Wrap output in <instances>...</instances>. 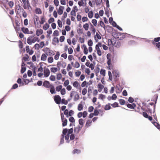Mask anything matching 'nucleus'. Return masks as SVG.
I'll return each mask as SVG.
<instances>
[{
	"label": "nucleus",
	"mask_w": 160,
	"mask_h": 160,
	"mask_svg": "<svg viewBox=\"0 0 160 160\" xmlns=\"http://www.w3.org/2000/svg\"><path fill=\"white\" fill-rule=\"evenodd\" d=\"M73 86L75 88H78V87L80 85L79 82L77 81H76L74 82L73 83Z\"/></svg>",
	"instance_id": "obj_21"
},
{
	"label": "nucleus",
	"mask_w": 160,
	"mask_h": 160,
	"mask_svg": "<svg viewBox=\"0 0 160 160\" xmlns=\"http://www.w3.org/2000/svg\"><path fill=\"white\" fill-rule=\"evenodd\" d=\"M81 152V150L79 149H74L72 152L73 154L79 153Z\"/></svg>",
	"instance_id": "obj_41"
},
{
	"label": "nucleus",
	"mask_w": 160,
	"mask_h": 160,
	"mask_svg": "<svg viewBox=\"0 0 160 160\" xmlns=\"http://www.w3.org/2000/svg\"><path fill=\"white\" fill-rule=\"evenodd\" d=\"M152 123L158 128L160 130V125L158 122H152Z\"/></svg>",
	"instance_id": "obj_33"
},
{
	"label": "nucleus",
	"mask_w": 160,
	"mask_h": 160,
	"mask_svg": "<svg viewBox=\"0 0 160 160\" xmlns=\"http://www.w3.org/2000/svg\"><path fill=\"white\" fill-rule=\"evenodd\" d=\"M146 107L147 108V109L142 108V109L144 111H146L148 112H150V113H151L152 112V108H150V106H149V105H147L146 106Z\"/></svg>",
	"instance_id": "obj_9"
},
{
	"label": "nucleus",
	"mask_w": 160,
	"mask_h": 160,
	"mask_svg": "<svg viewBox=\"0 0 160 160\" xmlns=\"http://www.w3.org/2000/svg\"><path fill=\"white\" fill-rule=\"evenodd\" d=\"M83 27L85 30L87 31L88 30L89 28V25L87 23H86L83 25Z\"/></svg>",
	"instance_id": "obj_42"
},
{
	"label": "nucleus",
	"mask_w": 160,
	"mask_h": 160,
	"mask_svg": "<svg viewBox=\"0 0 160 160\" xmlns=\"http://www.w3.org/2000/svg\"><path fill=\"white\" fill-rule=\"evenodd\" d=\"M62 78V75L61 73H58L57 75V79L58 80H60Z\"/></svg>",
	"instance_id": "obj_53"
},
{
	"label": "nucleus",
	"mask_w": 160,
	"mask_h": 160,
	"mask_svg": "<svg viewBox=\"0 0 160 160\" xmlns=\"http://www.w3.org/2000/svg\"><path fill=\"white\" fill-rule=\"evenodd\" d=\"M64 9L63 6H60L59 7L58 10V14L61 15L63 13V10Z\"/></svg>",
	"instance_id": "obj_10"
},
{
	"label": "nucleus",
	"mask_w": 160,
	"mask_h": 160,
	"mask_svg": "<svg viewBox=\"0 0 160 160\" xmlns=\"http://www.w3.org/2000/svg\"><path fill=\"white\" fill-rule=\"evenodd\" d=\"M93 87L91 86H89L88 88V96L90 95L92 93V90Z\"/></svg>",
	"instance_id": "obj_24"
},
{
	"label": "nucleus",
	"mask_w": 160,
	"mask_h": 160,
	"mask_svg": "<svg viewBox=\"0 0 160 160\" xmlns=\"http://www.w3.org/2000/svg\"><path fill=\"white\" fill-rule=\"evenodd\" d=\"M48 62L49 63H52L53 61V59L52 57H49L48 59Z\"/></svg>",
	"instance_id": "obj_47"
},
{
	"label": "nucleus",
	"mask_w": 160,
	"mask_h": 160,
	"mask_svg": "<svg viewBox=\"0 0 160 160\" xmlns=\"http://www.w3.org/2000/svg\"><path fill=\"white\" fill-rule=\"evenodd\" d=\"M108 75L109 77V80L110 81H112V75L110 71H109L108 72Z\"/></svg>",
	"instance_id": "obj_45"
},
{
	"label": "nucleus",
	"mask_w": 160,
	"mask_h": 160,
	"mask_svg": "<svg viewBox=\"0 0 160 160\" xmlns=\"http://www.w3.org/2000/svg\"><path fill=\"white\" fill-rule=\"evenodd\" d=\"M99 24L101 27H103L104 29H105V26L103 22L102 21H100Z\"/></svg>",
	"instance_id": "obj_54"
},
{
	"label": "nucleus",
	"mask_w": 160,
	"mask_h": 160,
	"mask_svg": "<svg viewBox=\"0 0 160 160\" xmlns=\"http://www.w3.org/2000/svg\"><path fill=\"white\" fill-rule=\"evenodd\" d=\"M94 71L96 76H98V74L100 71L99 68L98 67H97L95 69Z\"/></svg>",
	"instance_id": "obj_43"
},
{
	"label": "nucleus",
	"mask_w": 160,
	"mask_h": 160,
	"mask_svg": "<svg viewBox=\"0 0 160 160\" xmlns=\"http://www.w3.org/2000/svg\"><path fill=\"white\" fill-rule=\"evenodd\" d=\"M36 41L38 42H39L40 41V40L38 38V37H35L32 39V43H35Z\"/></svg>",
	"instance_id": "obj_28"
},
{
	"label": "nucleus",
	"mask_w": 160,
	"mask_h": 160,
	"mask_svg": "<svg viewBox=\"0 0 160 160\" xmlns=\"http://www.w3.org/2000/svg\"><path fill=\"white\" fill-rule=\"evenodd\" d=\"M49 27V25L48 23L45 24L43 27V28L45 30H46Z\"/></svg>",
	"instance_id": "obj_38"
},
{
	"label": "nucleus",
	"mask_w": 160,
	"mask_h": 160,
	"mask_svg": "<svg viewBox=\"0 0 160 160\" xmlns=\"http://www.w3.org/2000/svg\"><path fill=\"white\" fill-rule=\"evenodd\" d=\"M136 44V42L135 41L133 40H130L129 42H128V46H132L134 45H135Z\"/></svg>",
	"instance_id": "obj_26"
},
{
	"label": "nucleus",
	"mask_w": 160,
	"mask_h": 160,
	"mask_svg": "<svg viewBox=\"0 0 160 160\" xmlns=\"http://www.w3.org/2000/svg\"><path fill=\"white\" fill-rule=\"evenodd\" d=\"M92 123V121L91 120H88L87 121L86 123L85 124V127L88 128L90 126Z\"/></svg>",
	"instance_id": "obj_23"
},
{
	"label": "nucleus",
	"mask_w": 160,
	"mask_h": 160,
	"mask_svg": "<svg viewBox=\"0 0 160 160\" xmlns=\"http://www.w3.org/2000/svg\"><path fill=\"white\" fill-rule=\"evenodd\" d=\"M114 81L117 82L118 80L120 75L118 71L116 70H114L112 72Z\"/></svg>",
	"instance_id": "obj_1"
},
{
	"label": "nucleus",
	"mask_w": 160,
	"mask_h": 160,
	"mask_svg": "<svg viewBox=\"0 0 160 160\" xmlns=\"http://www.w3.org/2000/svg\"><path fill=\"white\" fill-rule=\"evenodd\" d=\"M44 75L45 77H48L50 74V71L48 68H44Z\"/></svg>",
	"instance_id": "obj_7"
},
{
	"label": "nucleus",
	"mask_w": 160,
	"mask_h": 160,
	"mask_svg": "<svg viewBox=\"0 0 160 160\" xmlns=\"http://www.w3.org/2000/svg\"><path fill=\"white\" fill-rule=\"evenodd\" d=\"M29 58V56L28 54H26L25 56L22 58V61L24 62L28 61V60Z\"/></svg>",
	"instance_id": "obj_25"
},
{
	"label": "nucleus",
	"mask_w": 160,
	"mask_h": 160,
	"mask_svg": "<svg viewBox=\"0 0 160 160\" xmlns=\"http://www.w3.org/2000/svg\"><path fill=\"white\" fill-rule=\"evenodd\" d=\"M33 37V36H31L29 37H28L27 40V42L28 44L29 45H31L32 43V38Z\"/></svg>",
	"instance_id": "obj_12"
},
{
	"label": "nucleus",
	"mask_w": 160,
	"mask_h": 160,
	"mask_svg": "<svg viewBox=\"0 0 160 160\" xmlns=\"http://www.w3.org/2000/svg\"><path fill=\"white\" fill-rule=\"evenodd\" d=\"M90 30L92 31V32L94 33H95L96 32L95 28L94 27L93 25L91 23H90Z\"/></svg>",
	"instance_id": "obj_31"
},
{
	"label": "nucleus",
	"mask_w": 160,
	"mask_h": 160,
	"mask_svg": "<svg viewBox=\"0 0 160 160\" xmlns=\"http://www.w3.org/2000/svg\"><path fill=\"white\" fill-rule=\"evenodd\" d=\"M97 38L98 39H100L101 38V37L100 34L98 32H97L96 35L94 36V38L96 42L98 41V39H96V38Z\"/></svg>",
	"instance_id": "obj_19"
},
{
	"label": "nucleus",
	"mask_w": 160,
	"mask_h": 160,
	"mask_svg": "<svg viewBox=\"0 0 160 160\" xmlns=\"http://www.w3.org/2000/svg\"><path fill=\"white\" fill-rule=\"evenodd\" d=\"M45 22V18L44 17H42L41 18V21L40 22L41 24H42Z\"/></svg>",
	"instance_id": "obj_60"
},
{
	"label": "nucleus",
	"mask_w": 160,
	"mask_h": 160,
	"mask_svg": "<svg viewBox=\"0 0 160 160\" xmlns=\"http://www.w3.org/2000/svg\"><path fill=\"white\" fill-rule=\"evenodd\" d=\"M35 13L37 14H41L42 13V11L39 8H37L35 10Z\"/></svg>",
	"instance_id": "obj_30"
},
{
	"label": "nucleus",
	"mask_w": 160,
	"mask_h": 160,
	"mask_svg": "<svg viewBox=\"0 0 160 160\" xmlns=\"http://www.w3.org/2000/svg\"><path fill=\"white\" fill-rule=\"evenodd\" d=\"M102 44L100 42H98V44L96 45L95 48L96 50L97 51H98L100 50L99 47H101Z\"/></svg>",
	"instance_id": "obj_22"
},
{
	"label": "nucleus",
	"mask_w": 160,
	"mask_h": 160,
	"mask_svg": "<svg viewBox=\"0 0 160 160\" xmlns=\"http://www.w3.org/2000/svg\"><path fill=\"white\" fill-rule=\"evenodd\" d=\"M82 48H84V54H87L88 53V51L86 45L85 44L83 45Z\"/></svg>",
	"instance_id": "obj_18"
},
{
	"label": "nucleus",
	"mask_w": 160,
	"mask_h": 160,
	"mask_svg": "<svg viewBox=\"0 0 160 160\" xmlns=\"http://www.w3.org/2000/svg\"><path fill=\"white\" fill-rule=\"evenodd\" d=\"M97 20L95 19H92V22L95 26H97Z\"/></svg>",
	"instance_id": "obj_56"
},
{
	"label": "nucleus",
	"mask_w": 160,
	"mask_h": 160,
	"mask_svg": "<svg viewBox=\"0 0 160 160\" xmlns=\"http://www.w3.org/2000/svg\"><path fill=\"white\" fill-rule=\"evenodd\" d=\"M54 100L55 102L58 104L61 103V98L59 95H56L54 97Z\"/></svg>",
	"instance_id": "obj_4"
},
{
	"label": "nucleus",
	"mask_w": 160,
	"mask_h": 160,
	"mask_svg": "<svg viewBox=\"0 0 160 160\" xmlns=\"http://www.w3.org/2000/svg\"><path fill=\"white\" fill-rule=\"evenodd\" d=\"M110 42L112 46L116 47H119L120 46V42L118 40L117 41L116 39H111L110 40Z\"/></svg>",
	"instance_id": "obj_2"
},
{
	"label": "nucleus",
	"mask_w": 160,
	"mask_h": 160,
	"mask_svg": "<svg viewBox=\"0 0 160 160\" xmlns=\"http://www.w3.org/2000/svg\"><path fill=\"white\" fill-rule=\"evenodd\" d=\"M83 121L84 120L82 118L78 120L79 124L80 125V126H82V128L84 124Z\"/></svg>",
	"instance_id": "obj_35"
},
{
	"label": "nucleus",
	"mask_w": 160,
	"mask_h": 160,
	"mask_svg": "<svg viewBox=\"0 0 160 160\" xmlns=\"http://www.w3.org/2000/svg\"><path fill=\"white\" fill-rule=\"evenodd\" d=\"M47 56L46 54L43 53L41 56V60L42 61H45L46 60Z\"/></svg>",
	"instance_id": "obj_29"
},
{
	"label": "nucleus",
	"mask_w": 160,
	"mask_h": 160,
	"mask_svg": "<svg viewBox=\"0 0 160 160\" xmlns=\"http://www.w3.org/2000/svg\"><path fill=\"white\" fill-rule=\"evenodd\" d=\"M111 105L113 108L117 107L119 106L118 103L117 102H115L111 104Z\"/></svg>",
	"instance_id": "obj_48"
},
{
	"label": "nucleus",
	"mask_w": 160,
	"mask_h": 160,
	"mask_svg": "<svg viewBox=\"0 0 160 160\" xmlns=\"http://www.w3.org/2000/svg\"><path fill=\"white\" fill-rule=\"evenodd\" d=\"M61 102L62 103L64 104L65 105H67L68 103V101L66 100L65 98H63L62 99Z\"/></svg>",
	"instance_id": "obj_52"
},
{
	"label": "nucleus",
	"mask_w": 160,
	"mask_h": 160,
	"mask_svg": "<svg viewBox=\"0 0 160 160\" xmlns=\"http://www.w3.org/2000/svg\"><path fill=\"white\" fill-rule=\"evenodd\" d=\"M79 96L78 94H76L74 96V101H77L79 99Z\"/></svg>",
	"instance_id": "obj_50"
},
{
	"label": "nucleus",
	"mask_w": 160,
	"mask_h": 160,
	"mask_svg": "<svg viewBox=\"0 0 160 160\" xmlns=\"http://www.w3.org/2000/svg\"><path fill=\"white\" fill-rule=\"evenodd\" d=\"M58 70V69L57 68H51V71L53 72H55Z\"/></svg>",
	"instance_id": "obj_46"
},
{
	"label": "nucleus",
	"mask_w": 160,
	"mask_h": 160,
	"mask_svg": "<svg viewBox=\"0 0 160 160\" xmlns=\"http://www.w3.org/2000/svg\"><path fill=\"white\" fill-rule=\"evenodd\" d=\"M28 64H29L32 69V70L35 69H36V67L35 65H34L33 63L32 62H28L27 63Z\"/></svg>",
	"instance_id": "obj_13"
},
{
	"label": "nucleus",
	"mask_w": 160,
	"mask_h": 160,
	"mask_svg": "<svg viewBox=\"0 0 160 160\" xmlns=\"http://www.w3.org/2000/svg\"><path fill=\"white\" fill-rule=\"evenodd\" d=\"M50 79L52 81H54L55 80V77L54 75H51L50 78Z\"/></svg>",
	"instance_id": "obj_63"
},
{
	"label": "nucleus",
	"mask_w": 160,
	"mask_h": 160,
	"mask_svg": "<svg viewBox=\"0 0 160 160\" xmlns=\"http://www.w3.org/2000/svg\"><path fill=\"white\" fill-rule=\"evenodd\" d=\"M100 74L102 75L103 77H104L105 75L106 71L103 69H101L100 71Z\"/></svg>",
	"instance_id": "obj_37"
},
{
	"label": "nucleus",
	"mask_w": 160,
	"mask_h": 160,
	"mask_svg": "<svg viewBox=\"0 0 160 160\" xmlns=\"http://www.w3.org/2000/svg\"><path fill=\"white\" fill-rule=\"evenodd\" d=\"M62 86L61 85H60L58 86H57L56 88V89L57 91L59 92L62 89Z\"/></svg>",
	"instance_id": "obj_44"
},
{
	"label": "nucleus",
	"mask_w": 160,
	"mask_h": 160,
	"mask_svg": "<svg viewBox=\"0 0 160 160\" xmlns=\"http://www.w3.org/2000/svg\"><path fill=\"white\" fill-rule=\"evenodd\" d=\"M119 102L121 105H123L125 104V101L124 100L121 99L119 100Z\"/></svg>",
	"instance_id": "obj_58"
},
{
	"label": "nucleus",
	"mask_w": 160,
	"mask_h": 160,
	"mask_svg": "<svg viewBox=\"0 0 160 160\" xmlns=\"http://www.w3.org/2000/svg\"><path fill=\"white\" fill-rule=\"evenodd\" d=\"M111 108V107L110 106V104L108 103V104H107L106 105L104 109L105 110H107L110 109Z\"/></svg>",
	"instance_id": "obj_40"
},
{
	"label": "nucleus",
	"mask_w": 160,
	"mask_h": 160,
	"mask_svg": "<svg viewBox=\"0 0 160 160\" xmlns=\"http://www.w3.org/2000/svg\"><path fill=\"white\" fill-rule=\"evenodd\" d=\"M14 2L12 1H10L8 3V5L10 8H12L14 5Z\"/></svg>",
	"instance_id": "obj_57"
},
{
	"label": "nucleus",
	"mask_w": 160,
	"mask_h": 160,
	"mask_svg": "<svg viewBox=\"0 0 160 160\" xmlns=\"http://www.w3.org/2000/svg\"><path fill=\"white\" fill-rule=\"evenodd\" d=\"M83 109V105L81 104H79L78 105V110L79 111H81Z\"/></svg>",
	"instance_id": "obj_34"
},
{
	"label": "nucleus",
	"mask_w": 160,
	"mask_h": 160,
	"mask_svg": "<svg viewBox=\"0 0 160 160\" xmlns=\"http://www.w3.org/2000/svg\"><path fill=\"white\" fill-rule=\"evenodd\" d=\"M98 91L99 92H101L102 89L104 88V86L101 83H99L98 84Z\"/></svg>",
	"instance_id": "obj_15"
},
{
	"label": "nucleus",
	"mask_w": 160,
	"mask_h": 160,
	"mask_svg": "<svg viewBox=\"0 0 160 160\" xmlns=\"http://www.w3.org/2000/svg\"><path fill=\"white\" fill-rule=\"evenodd\" d=\"M58 35H59L58 31L57 30H55L54 32L53 33V35L54 36H58Z\"/></svg>",
	"instance_id": "obj_61"
},
{
	"label": "nucleus",
	"mask_w": 160,
	"mask_h": 160,
	"mask_svg": "<svg viewBox=\"0 0 160 160\" xmlns=\"http://www.w3.org/2000/svg\"><path fill=\"white\" fill-rule=\"evenodd\" d=\"M107 58L108 59L107 62H108V63H110V62H111V54L110 53H109L107 54Z\"/></svg>",
	"instance_id": "obj_17"
},
{
	"label": "nucleus",
	"mask_w": 160,
	"mask_h": 160,
	"mask_svg": "<svg viewBox=\"0 0 160 160\" xmlns=\"http://www.w3.org/2000/svg\"><path fill=\"white\" fill-rule=\"evenodd\" d=\"M19 43V48L21 49H22L23 48V43L22 42L21 40H19L18 41Z\"/></svg>",
	"instance_id": "obj_55"
},
{
	"label": "nucleus",
	"mask_w": 160,
	"mask_h": 160,
	"mask_svg": "<svg viewBox=\"0 0 160 160\" xmlns=\"http://www.w3.org/2000/svg\"><path fill=\"white\" fill-rule=\"evenodd\" d=\"M50 91L51 94H52L56 93L55 88L53 85L50 87Z\"/></svg>",
	"instance_id": "obj_16"
},
{
	"label": "nucleus",
	"mask_w": 160,
	"mask_h": 160,
	"mask_svg": "<svg viewBox=\"0 0 160 160\" xmlns=\"http://www.w3.org/2000/svg\"><path fill=\"white\" fill-rule=\"evenodd\" d=\"M16 12L17 14H19L22 12L24 9L19 5H18L16 6Z\"/></svg>",
	"instance_id": "obj_5"
},
{
	"label": "nucleus",
	"mask_w": 160,
	"mask_h": 160,
	"mask_svg": "<svg viewBox=\"0 0 160 160\" xmlns=\"http://www.w3.org/2000/svg\"><path fill=\"white\" fill-rule=\"evenodd\" d=\"M61 94L62 95H63L64 94H65L66 93V91H65V89L64 88L61 89Z\"/></svg>",
	"instance_id": "obj_64"
},
{
	"label": "nucleus",
	"mask_w": 160,
	"mask_h": 160,
	"mask_svg": "<svg viewBox=\"0 0 160 160\" xmlns=\"http://www.w3.org/2000/svg\"><path fill=\"white\" fill-rule=\"evenodd\" d=\"M60 54L59 52H57L56 55L54 56V59L55 60H58L59 59Z\"/></svg>",
	"instance_id": "obj_39"
},
{
	"label": "nucleus",
	"mask_w": 160,
	"mask_h": 160,
	"mask_svg": "<svg viewBox=\"0 0 160 160\" xmlns=\"http://www.w3.org/2000/svg\"><path fill=\"white\" fill-rule=\"evenodd\" d=\"M47 51H48L49 55H53L55 54L54 52L52 50L49 49V48H48V50Z\"/></svg>",
	"instance_id": "obj_32"
},
{
	"label": "nucleus",
	"mask_w": 160,
	"mask_h": 160,
	"mask_svg": "<svg viewBox=\"0 0 160 160\" xmlns=\"http://www.w3.org/2000/svg\"><path fill=\"white\" fill-rule=\"evenodd\" d=\"M93 13L92 11L89 12L88 14V16L89 18H92L93 17Z\"/></svg>",
	"instance_id": "obj_51"
},
{
	"label": "nucleus",
	"mask_w": 160,
	"mask_h": 160,
	"mask_svg": "<svg viewBox=\"0 0 160 160\" xmlns=\"http://www.w3.org/2000/svg\"><path fill=\"white\" fill-rule=\"evenodd\" d=\"M52 85L48 81H44L43 84V86L46 88H50Z\"/></svg>",
	"instance_id": "obj_8"
},
{
	"label": "nucleus",
	"mask_w": 160,
	"mask_h": 160,
	"mask_svg": "<svg viewBox=\"0 0 160 160\" xmlns=\"http://www.w3.org/2000/svg\"><path fill=\"white\" fill-rule=\"evenodd\" d=\"M82 128V126H80L79 125H78L77 127H75L74 128V134L76 135L78 134Z\"/></svg>",
	"instance_id": "obj_6"
},
{
	"label": "nucleus",
	"mask_w": 160,
	"mask_h": 160,
	"mask_svg": "<svg viewBox=\"0 0 160 160\" xmlns=\"http://www.w3.org/2000/svg\"><path fill=\"white\" fill-rule=\"evenodd\" d=\"M58 24L59 27L60 28H61L62 27V23L61 21L60 20H58Z\"/></svg>",
	"instance_id": "obj_59"
},
{
	"label": "nucleus",
	"mask_w": 160,
	"mask_h": 160,
	"mask_svg": "<svg viewBox=\"0 0 160 160\" xmlns=\"http://www.w3.org/2000/svg\"><path fill=\"white\" fill-rule=\"evenodd\" d=\"M87 88H84L83 89L82 91V94L83 95H85L87 92Z\"/></svg>",
	"instance_id": "obj_49"
},
{
	"label": "nucleus",
	"mask_w": 160,
	"mask_h": 160,
	"mask_svg": "<svg viewBox=\"0 0 160 160\" xmlns=\"http://www.w3.org/2000/svg\"><path fill=\"white\" fill-rule=\"evenodd\" d=\"M23 7L24 9H27L30 11H31L32 9L28 0H26V2L25 4H23Z\"/></svg>",
	"instance_id": "obj_3"
},
{
	"label": "nucleus",
	"mask_w": 160,
	"mask_h": 160,
	"mask_svg": "<svg viewBox=\"0 0 160 160\" xmlns=\"http://www.w3.org/2000/svg\"><path fill=\"white\" fill-rule=\"evenodd\" d=\"M34 22L35 24L38 23V21L39 20V18L38 16L36 15L34 16L33 18Z\"/></svg>",
	"instance_id": "obj_20"
},
{
	"label": "nucleus",
	"mask_w": 160,
	"mask_h": 160,
	"mask_svg": "<svg viewBox=\"0 0 160 160\" xmlns=\"http://www.w3.org/2000/svg\"><path fill=\"white\" fill-rule=\"evenodd\" d=\"M21 31L22 32L25 34H28V31H29L28 29V28H25V27H22L21 28Z\"/></svg>",
	"instance_id": "obj_11"
},
{
	"label": "nucleus",
	"mask_w": 160,
	"mask_h": 160,
	"mask_svg": "<svg viewBox=\"0 0 160 160\" xmlns=\"http://www.w3.org/2000/svg\"><path fill=\"white\" fill-rule=\"evenodd\" d=\"M160 40V37H158L156 38H155L154 39V41H152V43L154 45L155 44V42H159Z\"/></svg>",
	"instance_id": "obj_27"
},
{
	"label": "nucleus",
	"mask_w": 160,
	"mask_h": 160,
	"mask_svg": "<svg viewBox=\"0 0 160 160\" xmlns=\"http://www.w3.org/2000/svg\"><path fill=\"white\" fill-rule=\"evenodd\" d=\"M26 69L25 67H22L21 69V72L22 73H23L25 72Z\"/></svg>",
	"instance_id": "obj_62"
},
{
	"label": "nucleus",
	"mask_w": 160,
	"mask_h": 160,
	"mask_svg": "<svg viewBox=\"0 0 160 160\" xmlns=\"http://www.w3.org/2000/svg\"><path fill=\"white\" fill-rule=\"evenodd\" d=\"M62 126L63 127L66 126L67 125V124L68 121L67 119L66 118L64 119V120H63V121H62Z\"/></svg>",
	"instance_id": "obj_36"
},
{
	"label": "nucleus",
	"mask_w": 160,
	"mask_h": 160,
	"mask_svg": "<svg viewBox=\"0 0 160 160\" xmlns=\"http://www.w3.org/2000/svg\"><path fill=\"white\" fill-rule=\"evenodd\" d=\"M43 33V31L42 29H37L36 31V35L37 36H39Z\"/></svg>",
	"instance_id": "obj_14"
}]
</instances>
